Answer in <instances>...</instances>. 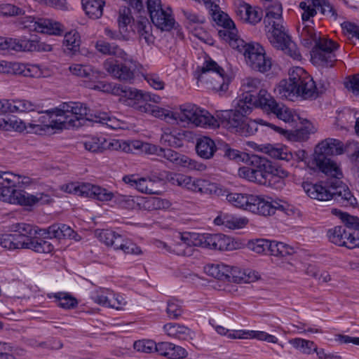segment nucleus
Listing matches in <instances>:
<instances>
[{
  "mask_svg": "<svg viewBox=\"0 0 359 359\" xmlns=\"http://www.w3.org/2000/svg\"><path fill=\"white\" fill-rule=\"evenodd\" d=\"M261 87V80L248 77L243 81L241 88L243 93L238 100L239 105L245 113H251L253 107H259L267 112L274 114L285 122L292 120V115L288 108L278 103L268 92Z\"/></svg>",
  "mask_w": 359,
  "mask_h": 359,
  "instance_id": "f257e3e1",
  "label": "nucleus"
},
{
  "mask_svg": "<svg viewBox=\"0 0 359 359\" xmlns=\"http://www.w3.org/2000/svg\"><path fill=\"white\" fill-rule=\"evenodd\" d=\"M341 175L340 172L337 176H330L331 178L327 182V186L306 182H303L302 187L311 198L321 201L333 199L341 206L354 207L357 204V200L349 188L340 180Z\"/></svg>",
  "mask_w": 359,
  "mask_h": 359,
  "instance_id": "f03ea898",
  "label": "nucleus"
},
{
  "mask_svg": "<svg viewBox=\"0 0 359 359\" xmlns=\"http://www.w3.org/2000/svg\"><path fill=\"white\" fill-rule=\"evenodd\" d=\"M300 36L305 46H310L315 43L311 55L313 64L322 67H332L337 62L335 51L339 48V44L326 38L318 37L315 29L309 23L302 25Z\"/></svg>",
  "mask_w": 359,
  "mask_h": 359,
  "instance_id": "7ed1b4c3",
  "label": "nucleus"
},
{
  "mask_svg": "<svg viewBox=\"0 0 359 359\" xmlns=\"http://www.w3.org/2000/svg\"><path fill=\"white\" fill-rule=\"evenodd\" d=\"M250 113H245L237 102V107L235 109L225 110L217 114L221 123L232 133H238L241 136H250L257 130V123L264 125L273 129L277 133H285L281 127L268 123L262 119L252 121L247 115Z\"/></svg>",
  "mask_w": 359,
  "mask_h": 359,
  "instance_id": "20e7f679",
  "label": "nucleus"
},
{
  "mask_svg": "<svg viewBox=\"0 0 359 359\" xmlns=\"http://www.w3.org/2000/svg\"><path fill=\"white\" fill-rule=\"evenodd\" d=\"M56 116L60 117V124L63 125V127H66L67 124L72 127H79L83 125L81 121H90L115 128L109 123L112 120L107 114H93L86 104L81 102H65L60 105V109H56Z\"/></svg>",
  "mask_w": 359,
  "mask_h": 359,
  "instance_id": "39448f33",
  "label": "nucleus"
},
{
  "mask_svg": "<svg viewBox=\"0 0 359 359\" xmlns=\"http://www.w3.org/2000/svg\"><path fill=\"white\" fill-rule=\"evenodd\" d=\"M278 88L280 93L285 97L296 95L304 100L316 99L323 90L318 89L313 78L299 67L290 71L289 79L282 80Z\"/></svg>",
  "mask_w": 359,
  "mask_h": 359,
  "instance_id": "423d86ee",
  "label": "nucleus"
},
{
  "mask_svg": "<svg viewBox=\"0 0 359 359\" xmlns=\"http://www.w3.org/2000/svg\"><path fill=\"white\" fill-rule=\"evenodd\" d=\"M343 151V143L340 140L327 138L319 143L315 149V164L326 175L337 176L340 174V170L329 156L341 154Z\"/></svg>",
  "mask_w": 359,
  "mask_h": 359,
  "instance_id": "0eeeda50",
  "label": "nucleus"
},
{
  "mask_svg": "<svg viewBox=\"0 0 359 359\" xmlns=\"http://www.w3.org/2000/svg\"><path fill=\"white\" fill-rule=\"evenodd\" d=\"M271 161L258 155H251L248 158V166L241 168L238 174L241 177L259 184H270Z\"/></svg>",
  "mask_w": 359,
  "mask_h": 359,
  "instance_id": "6e6552de",
  "label": "nucleus"
},
{
  "mask_svg": "<svg viewBox=\"0 0 359 359\" xmlns=\"http://www.w3.org/2000/svg\"><path fill=\"white\" fill-rule=\"evenodd\" d=\"M193 123L201 127L219 126L217 121L210 114L199 109L195 104H186L175 111V123Z\"/></svg>",
  "mask_w": 359,
  "mask_h": 359,
  "instance_id": "1a4fd4ad",
  "label": "nucleus"
},
{
  "mask_svg": "<svg viewBox=\"0 0 359 359\" xmlns=\"http://www.w3.org/2000/svg\"><path fill=\"white\" fill-rule=\"evenodd\" d=\"M199 81H210V88L216 92L225 93L229 88L230 80L225 74L224 69L212 59L206 60L197 77Z\"/></svg>",
  "mask_w": 359,
  "mask_h": 359,
  "instance_id": "9d476101",
  "label": "nucleus"
},
{
  "mask_svg": "<svg viewBox=\"0 0 359 359\" xmlns=\"http://www.w3.org/2000/svg\"><path fill=\"white\" fill-rule=\"evenodd\" d=\"M266 36L270 43L274 48L283 50L294 60L301 59L302 56L297 45L292 41L290 36L282 23L273 22L272 30L269 29Z\"/></svg>",
  "mask_w": 359,
  "mask_h": 359,
  "instance_id": "9b49d317",
  "label": "nucleus"
},
{
  "mask_svg": "<svg viewBox=\"0 0 359 359\" xmlns=\"http://www.w3.org/2000/svg\"><path fill=\"white\" fill-rule=\"evenodd\" d=\"M48 195L41 193L34 196L23 190H17L15 189V184H0V200L10 203L32 206L40 202L48 203Z\"/></svg>",
  "mask_w": 359,
  "mask_h": 359,
  "instance_id": "f8f14e48",
  "label": "nucleus"
},
{
  "mask_svg": "<svg viewBox=\"0 0 359 359\" xmlns=\"http://www.w3.org/2000/svg\"><path fill=\"white\" fill-rule=\"evenodd\" d=\"M240 53H242L249 67L257 72L265 73L271 68V59L265 54L264 48L257 44L246 43Z\"/></svg>",
  "mask_w": 359,
  "mask_h": 359,
  "instance_id": "ddd939ff",
  "label": "nucleus"
},
{
  "mask_svg": "<svg viewBox=\"0 0 359 359\" xmlns=\"http://www.w3.org/2000/svg\"><path fill=\"white\" fill-rule=\"evenodd\" d=\"M147 11L153 24L161 31L169 32L175 28V20L170 8L165 11L162 8L161 0H149Z\"/></svg>",
  "mask_w": 359,
  "mask_h": 359,
  "instance_id": "4468645a",
  "label": "nucleus"
},
{
  "mask_svg": "<svg viewBox=\"0 0 359 359\" xmlns=\"http://www.w3.org/2000/svg\"><path fill=\"white\" fill-rule=\"evenodd\" d=\"M66 191L78 196L93 198L100 201H109L113 198V192L89 183H72L67 186Z\"/></svg>",
  "mask_w": 359,
  "mask_h": 359,
  "instance_id": "2eb2a0df",
  "label": "nucleus"
},
{
  "mask_svg": "<svg viewBox=\"0 0 359 359\" xmlns=\"http://www.w3.org/2000/svg\"><path fill=\"white\" fill-rule=\"evenodd\" d=\"M193 245L212 250H226L230 248V238L222 233H201L191 236Z\"/></svg>",
  "mask_w": 359,
  "mask_h": 359,
  "instance_id": "dca6fc26",
  "label": "nucleus"
},
{
  "mask_svg": "<svg viewBox=\"0 0 359 359\" xmlns=\"http://www.w3.org/2000/svg\"><path fill=\"white\" fill-rule=\"evenodd\" d=\"M331 243L348 249L359 248V232L348 231L344 226H337L327 231Z\"/></svg>",
  "mask_w": 359,
  "mask_h": 359,
  "instance_id": "f3484780",
  "label": "nucleus"
},
{
  "mask_svg": "<svg viewBox=\"0 0 359 359\" xmlns=\"http://www.w3.org/2000/svg\"><path fill=\"white\" fill-rule=\"evenodd\" d=\"M41 115L37 120H33L32 123H29V127L33 130H35L36 133L43 134L46 133L50 128L51 129H59L62 128L63 125L60 124L59 118H53V116L57 114L55 109L51 110H43V112L38 113Z\"/></svg>",
  "mask_w": 359,
  "mask_h": 359,
  "instance_id": "a211bd4d",
  "label": "nucleus"
},
{
  "mask_svg": "<svg viewBox=\"0 0 359 359\" xmlns=\"http://www.w3.org/2000/svg\"><path fill=\"white\" fill-rule=\"evenodd\" d=\"M226 200L235 207L248 210L257 214L259 209V195L229 193L226 195Z\"/></svg>",
  "mask_w": 359,
  "mask_h": 359,
  "instance_id": "6ab92c4d",
  "label": "nucleus"
},
{
  "mask_svg": "<svg viewBox=\"0 0 359 359\" xmlns=\"http://www.w3.org/2000/svg\"><path fill=\"white\" fill-rule=\"evenodd\" d=\"M40 41L36 39L12 38L0 36V51L13 50L16 51H34L40 48Z\"/></svg>",
  "mask_w": 359,
  "mask_h": 359,
  "instance_id": "aec40b11",
  "label": "nucleus"
},
{
  "mask_svg": "<svg viewBox=\"0 0 359 359\" xmlns=\"http://www.w3.org/2000/svg\"><path fill=\"white\" fill-rule=\"evenodd\" d=\"M263 151L269 154L272 158L285 160L286 161H290L291 160L303 161L305 160L306 155V151L303 149H299L292 152L285 146L277 147L271 144L265 146L263 149Z\"/></svg>",
  "mask_w": 359,
  "mask_h": 359,
  "instance_id": "412c9836",
  "label": "nucleus"
},
{
  "mask_svg": "<svg viewBox=\"0 0 359 359\" xmlns=\"http://www.w3.org/2000/svg\"><path fill=\"white\" fill-rule=\"evenodd\" d=\"M173 185L184 187L194 192L204 193L207 182L201 179H193L182 174H173L169 179Z\"/></svg>",
  "mask_w": 359,
  "mask_h": 359,
  "instance_id": "4be33fe9",
  "label": "nucleus"
},
{
  "mask_svg": "<svg viewBox=\"0 0 359 359\" xmlns=\"http://www.w3.org/2000/svg\"><path fill=\"white\" fill-rule=\"evenodd\" d=\"M104 69L114 78L123 81H130L134 78V69L126 64H116L111 59L106 60L103 63Z\"/></svg>",
  "mask_w": 359,
  "mask_h": 359,
  "instance_id": "5701e85b",
  "label": "nucleus"
},
{
  "mask_svg": "<svg viewBox=\"0 0 359 359\" xmlns=\"http://www.w3.org/2000/svg\"><path fill=\"white\" fill-rule=\"evenodd\" d=\"M30 22L33 23L32 27L34 30L37 32L53 34V35H60L62 32V25L57 22H53L49 19H39L35 20L34 18L29 17Z\"/></svg>",
  "mask_w": 359,
  "mask_h": 359,
  "instance_id": "b1692460",
  "label": "nucleus"
},
{
  "mask_svg": "<svg viewBox=\"0 0 359 359\" xmlns=\"http://www.w3.org/2000/svg\"><path fill=\"white\" fill-rule=\"evenodd\" d=\"M197 154L202 158L208 160L218 152V145L209 137L203 136L197 139L196 144Z\"/></svg>",
  "mask_w": 359,
  "mask_h": 359,
  "instance_id": "393cba45",
  "label": "nucleus"
},
{
  "mask_svg": "<svg viewBox=\"0 0 359 359\" xmlns=\"http://www.w3.org/2000/svg\"><path fill=\"white\" fill-rule=\"evenodd\" d=\"M157 353L170 359L184 358L187 355L184 348L170 342L157 343Z\"/></svg>",
  "mask_w": 359,
  "mask_h": 359,
  "instance_id": "a878e982",
  "label": "nucleus"
},
{
  "mask_svg": "<svg viewBox=\"0 0 359 359\" xmlns=\"http://www.w3.org/2000/svg\"><path fill=\"white\" fill-rule=\"evenodd\" d=\"M95 49L101 54L112 55L121 58L125 61L127 60V53L116 43H110L104 40H99L95 43Z\"/></svg>",
  "mask_w": 359,
  "mask_h": 359,
  "instance_id": "bb28decb",
  "label": "nucleus"
},
{
  "mask_svg": "<svg viewBox=\"0 0 359 359\" xmlns=\"http://www.w3.org/2000/svg\"><path fill=\"white\" fill-rule=\"evenodd\" d=\"M138 110L141 112L151 114L155 117L163 119L170 123H175V111H171L149 103L139 105Z\"/></svg>",
  "mask_w": 359,
  "mask_h": 359,
  "instance_id": "cd10ccee",
  "label": "nucleus"
},
{
  "mask_svg": "<svg viewBox=\"0 0 359 359\" xmlns=\"http://www.w3.org/2000/svg\"><path fill=\"white\" fill-rule=\"evenodd\" d=\"M64 52L70 56L75 55L80 50L81 36L76 30H72L65 35L63 40Z\"/></svg>",
  "mask_w": 359,
  "mask_h": 359,
  "instance_id": "c85d7f7f",
  "label": "nucleus"
},
{
  "mask_svg": "<svg viewBox=\"0 0 359 359\" xmlns=\"http://www.w3.org/2000/svg\"><path fill=\"white\" fill-rule=\"evenodd\" d=\"M218 35L222 39L228 42L231 47L239 52L241 50V48L246 44L243 39L238 36L235 26L231 28L223 27L218 31Z\"/></svg>",
  "mask_w": 359,
  "mask_h": 359,
  "instance_id": "c756f323",
  "label": "nucleus"
},
{
  "mask_svg": "<svg viewBox=\"0 0 359 359\" xmlns=\"http://www.w3.org/2000/svg\"><path fill=\"white\" fill-rule=\"evenodd\" d=\"M44 231H46L48 237L50 238H74L76 234L69 226L65 224H54Z\"/></svg>",
  "mask_w": 359,
  "mask_h": 359,
  "instance_id": "7c9ffc66",
  "label": "nucleus"
},
{
  "mask_svg": "<svg viewBox=\"0 0 359 359\" xmlns=\"http://www.w3.org/2000/svg\"><path fill=\"white\" fill-rule=\"evenodd\" d=\"M165 332L170 337L182 340L191 338V331L187 327L177 323H169L163 326Z\"/></svg>",
  "mask_w": 359,
  "mask_h": 359,
  "instance_id": "2f4dec72",
  "label": "nucleus"
},
{
  "mask_svg": "<svg viewBox=\"0 0 359 359\" xmlns=\"http://www.w3.org/2000/svg\"><path fill=\"white\" fill-rule=\"evenodd\" d=\"M114 203L121 208L127 210H140L142 203L140 198H135L128 195L113 193Z\"/></svg>",
  "mask_w": 359,
  "mask_h": 359,
  "instance_id": "473e14b6",
  "label": "nucleus"
},
{
  "mask_svg": "<svg viewBox=\"0 0 359 359\" xmlns=\"http://www.w3.org/2000/svg\"><path fill=\"white\" fill-rule=\"evenodd\" d=\"M82 6L86 14L92 19H99L103 14L104 0H82Z\"/></svg>",
  "mask_w": 359,
  "mask_h": 359,
  "instance_id": "72a5a7b5",
  "label": "nucleus"
},
{
  "mask_svg": "<svg viewBox=\"0 0 359 359\" xmlns=\"http://www.w3.org/2000/svg\"><path fill=\"white\" fill-rule=\"evenodd\" d=\"M294 252V249L287 244L268 240L267 254L273 256L285 257L293 255Z\"/></svg>",
  "mask_w": 359,
  "mask_h": 359,
  "instance_id": "f704fd0d",
  "label": "nucleus"
},
{
  "mask_svg": "<svg viewBox=\"0 0 359 359\" xmlns=\"http://www.w3.org/2000/svg\"><path fill=\"white\" fill-rule=\"evenodd\" d=\"M69 72L75 76L93 80L98 78L100 72L94 69L90 65L74 64L69 67Z\"/></svg>",
  "mask_w": 359,
  "mask_h": 359,
  "instance_id": "c9c22d12",
  "label": "nucleus"
},
{
  "mask_svg": "<svg viewBox=\"0 0 359 359\" xmlns=\"http://www.w3.org/2000/svg\"><path fill=\"white\" fill-rule=\"evenodd\" d=\"M140 201L142 203L140 210L143 209L148 211L166 210L171 205L168 200L158 197H150L146 200L140 198Z\"/></svg>",
  "mask_w": 359,
  "mask_h": 359,
  "instance_id": "e433bc0d",
  "label": "nucleus"
},
{
  "mask_svg": "<svg viewBox=\"0 0 359 359\" xmlns=\"http://www.w3.org/2000/svg\"><path fill=\"white\" fill-rule=\"evenodd\" d=\"M258 202L259 209L257 214L264 217L274 215L276 210H285V209L283 205L277 201H268L262 196H259Z\"/></svg>",
  "mask_w": 359,
  "mask_h": 359,
  "instance_id": "4c0bfd02",
  "label": "nucleus"
},
{
  "mask_svg": "<svg viewBox=\"0 0 359 359\" xmlns=\"http://www.w3.org/2000/svg\"><path fill=\"white\" fill-rule=\"evenodd\" d=\"M135 29L140 36V39H144L147 44L154 41L152 34V26L146 17H141L137 22Z\"/></svg>",
  "mask_w": 359,
  "mask_h": 359,
  "instance_id": "58836bf2",
  "label": "nucleus"
},
{
  "mask_svg": "<svg viewBox=\"0 0 359 359\" xmlns=\"http://www.w3.org/2000/svg\"><path fill=\"white\" fill-rule=\"evenodd\" d=\"M331 212L341 219L345 224L344 226L346 229H348V231H359V218L358 217L350 215L336 208L332 209Z\"/></svg>",
  "mask_w": 359,
  "mask_h": 359,
  "instance_id": "ea45409f",
  "label": "nucleus"
},
{
  "mask_svg": "<svg viewBox=\"0 0 359 359\" xmlns=\"http://www.w3.org/2000/svg\"><path fill=\"white\" fill-rule=\"evenodd\" d=\"M218 155L223 156L229 160H233L236 161H243V156H245V153L241 152L240 151L233 149L229 144L225 142H218Z\"/></svg>",
  "mask_w": 359,
  "mask_h": 359,
  "instance_id": "a19ab883",
  "label": "nucleus"
},
{
  "mask_svg": "<svg viewBox=\"0 0 359 359\" xmlns=\"http://www.w3.org/2000/svg\"><path fill=\"white\" fill-rule=\"evenodd\" d=\"M208 10L213 20L216 22L218 25L222 26L225 28L234 27V22L226 13L221 11L219 5L218 8H215V9L212 7Z\"/></svg>",
  "mask_w": 359,
  "mask_h": 359,
  "instance_id": "79ce46f5",
  "label": "nucleus"
},
{
  "mask_svg": "<svg viewBox=\"0 0 359 359\" xmlns=\"http://www.w3.org/2000/svg\"><path fill=\"white\" fill-rule=\"evenodd\" d=\"M115 250H121L126 254L141 255L142 251L140 248L130 240H126L121 236L118 238Z\"/></svg>",
  "mask_w": 359,
  "mask_h": 359,
  "instance_id": "37998d69",
  "label": "nucleus"
},
{
  "mask_svg": "<svg viewBox=\"0 0 359 359\" xmlns=\"http://www.w3.org/2000/svg\"><path fill=\"white\" fill-rule=\"evenodd\" d=\"M95 235L101 242L104 243L107 246L112 247L114 250L118 238L121 236V235L115 231L104 229L97 230Z\"/></svg>",
  "mask_w": 359,
  "mask_h": 359,
  "instance_id": "c03bdc74",
  "label": "nucleus"
},
{
  "mask_svg": "<svg viewBox=\"0 0 359 359\" xmlns=\"http://www.w3.org/2000/svg\"><path fill=\"white\" fill-rule=\"evenodd\" d=\"M57 301V306L65 309H72L77 306L78 301L69 293L57 292L54 294Z\"/></svg>",
  "mask_w": 359,
  "mask_h": 359,
  "instance_id": "a18cd8bd",
  "label": "nucleus"
},
{
  "mask_svg": "<svg viewBox=\"0 0 359 359\" xmlns=\"http://www.w3.org/2000/svg\"><path fill=\"white\" fill-rule=\"evenodd\" d=\"M15 112H43V107L38 103L27 100H15Z\"/></svg>",
  "mask_w": 359,
  "mask_h": 359,
  "instance_id": "49530a36",
  "label": "nucleus"
},
{
  "mask_svg": "<svg viewBox=\"0 0 359 359\" xmlns=\"http://www.w3.org/2000/svg\"><path fill=\"white\" fill-rule=\"evenodd\" d=\"M180 133L176 131L164 133L161 137V142L166 146L180 148L183 146V139L180 137Z\"/></svg>",
  "mask_w": 359,
  "mask_h": 359,
  "instance_id": "de8ad7c7",
  "label": "nucleus"
},
{
  "mask_svg": "<svg viewBox=\"0 0 359 359\" xmlns=\"http://www.w3.org/2000/svg\"><path fill=\"white\" fill-rule=\"evenodd\" d=\"M106 140L104 137H91L87 140L84 143V147L86 150L98 153L102 152L106 148Z\"/></svg>",
  "mask_w": 359,
  "mask_h": 359,
  "instance_id": "09e8293b",
  "label": "nucleus"
},
{
  "mask_svg": "<svg viewBox=\"0 0 359 359\" xmlns=\"http://www.w3.org/2000/svg\"><path fill=\"white\" fill-rule=\"evenodd\" d=\"M290 343L304 354H311L313 351H316V345L312 341L296 338L291 339Z\"/></svg>",
  "mask_w": 359,
  "mask_h": 359,
  "instance_id": "8fccbe9b",
  "label": "nucleus"
},
{
  "mask_svg": "<svg viewBox=\"0 0 359 359\" xmlns=\"http://www.w3.org/2000/svg\"><path fill=\"white\" fill-rule=\"evenodd\" d=\"M19 69L12 71L11 74H22L25 76L30 77H41L42 76V72L39 66L37 65H20L19 63Z\"/></svg>",
  "mask_w": 359,
  "mask_h": 359,
  "instance_id": "3c124183",
  "label": "nucleus"
},
{
  "mask_svg": "<svg viewBox=\"0 0 359 359\" xmlns=\"http://www.w3.org/2000/svg\"><path fill=\"white\" fill-rule=\"evenodd\" d=\"M109 294H111L110 290L105 288H100V290L95 291L92 294L93 300L104 306L109 307V306H116L115 304H110L111 299L109 297Z\"/></svg>",
  "mask_w": 359,
  "mask_h": 359,
  "instance_id": "603ef678",
  "label": "nucleus"
},
{
  "mask_svg": "<svg viewBox=\"0 0 359 359\" xmlns=\"http://www.w3.org/2000/svg\"><path fill=\"white\" fill-rule=\"evenodd\" d=\"M13 231L17 232L21 236H26L27 238L36 239L37 233L36 230L30 224L25 223H18L12 226Z\"/></svg>",
  "mask_w": 359,
  "mask_h": 359,
  "instance_id": "864d4df0",
  "label": "nucleus"
},
{
  "mask_svg": "<svg viewBox=\"0 0 359 359\" xmlns=\"http://www.w3.org/2000/svg\"><path fill=\"white\" fill-rule=\"evenodd\" d=\"M121 90V96L127 97L130 100L137 101L136 108L138 109V106L142 104L143 91L128 88L126 86L122 87ZM135 104H136L135 102Z\"/></svg>",
  "mask_w": 359,
  "mask_h": 359,
  "instance_id": "5fc2aeb1",
  "label": "nucleus"
},
{
  "mask_svg": "<svg viewBox=\"0 0 359 359\" xmlns=\"http://www.w3.org/2000/svg\"><path fill=\"white\" fill-rule=\"evenodd\" d=\"M134 348L139 352L152 353L157 352V344L152 340H138L134 343Z\"/></svg>",
  "mask_w": 359,
  "mask_h": 359,
  "instance_id": "6e6d98bb",
  "label": "nucleus"
},
{
  "mask_svg": "<svg viewBox=\"0 0 359 359\" xmlns=\"http://www.w3.org/2000/svg\"><path fill=\"white\" fill-rule=\"evenodd\" d=\"M267 239L259 238L249 241L247 247L257 254H267Z\"/></svg>",
  "mask_w": 359,
  "mask_h": 359,
  "instance_id": "4d7b16f0",
  "label": "nucleus"
},
{
  "mask_svg": "<svg viewBox=\"0 0 359 359\" xmlns=\"http://www.w3.org/2000/svg\"><path fill=\"white\" fill-rule=\"evenodd\" d=\"M230 282L241 283H250L253 281V278L250 274H246L245 271H241L239 268L233 266L232 273H231Z\"/></svg>",
  "mask_w": 359,
  "mask_h": 359,
  "instance_id": "13d9d810",
  "label": "nucleus"
},
{
  "mask_svg": "<svg viewBox=\"0 0 359 359\" xmlns=\"http://www.w3.org/2000/svg\"><path fill=\"white\" fill-rule=\"evenodd\" d=\"M12 234L14 238L15 249L32 250L34 239L27 238L26 236H21L17 232H14Z\"/></svg>",
  "mask_w": 359,
  "mask_h": 359,
  "instance_id": "bf43d9fd",
  "label": "nucleus"
},
{
  "mask_svg": "<svg viewBox=\"0 0 359 359\" xmlns=\"http://www.w3.org/2000/svg\"><path fill=\"white\" fill-rule=\"evenodd\" d=\"M183 156L171 149L162 148L160 157H163L177 165H180Z\"/></svg>",
  "mask_w": 359,
  "mask_h": 359,
  "instance_id": "052dcab7",
  "label": "nucleus"
},
{
  "mask_svg": "<svg viewBox=\"0 0 359 359\" xmlns=\"http://www.w3.org/2000/svg\"><path fill=\"white\" fill-rule=\"evenodd\" d=\"M54 249L53 245L47 241L34 239L32 250L39 253H50Z\"/></svg>",
  "mask_w": 359,
  "mask_h": 359,
  "instance_id": "680f3d73",
  "label": "nucleus"
},
{
  "mask_svg": "<svg viewBox=\"0 0 359 359\" xmlns=\"http://www.w3.org/2000/svg\"><path fill=\"white\" fill-rule=\"evenodd\" d=\"M130 8L123 7L119 10V16L118 18V28L127 31V26L131 21Z\"/></svg>",
  "mask_w": 359,
  "mask_h": 359,
  "instance_id": "e2e57ef3",
  "label": "nucleus"
},
{
  "mask_svg": "<svg viewBox=\"0 0 359 359\" xmlns=\"http://www.w3.org/2000/svg\"><path fill=\"white\" fill-rule=\"evenodd\" d=\"M180 238L184 242L182 243H179L176 245L173 252L176 253L177 255L181 256H189L191 254L192 248H191V244L189 242L187 243V241H189L187 238H185L183 235L180 236Z\"/></svg>",
  "mask_w": 359,
  "mask_h": 359,
  "instance_id": "0e129e2a",
  "label": "nucleus"
},
{
  "mask_svg": "<svg viewBox=\"0 0 359 359\" xmlns=\"http://www.w3.org/2000/svg\"><path fill=\"white\" fill-rule=\"evenodd\" d=\"M282 5L278 1L273 2L266 11V14H267L268 18H273L278 21H282Z\"/></svg>",
  "mask_w": 359,
  "mask_h": 359,
  "instance_id": "69168bd1",
  "label": "nucleus"
},
{
  "mask_svg": "<svg viewBox=\"0 0 359 359\" xmlns=\"http://www.w3.org/2000/svg\"><path fill=\"white\" fill-rule=\"evenodd\" d=\"M181 166L187 168L190 170L203 171L206 169V166L196 160L191 159L189 157L184 155L181 163Z\"/></svg>",
  "mask_w": 359,
  "mask_h": 359,
  "instance_id": "338daca9",
  "label": "nucleus"
},
{
  "mask_svg": "<svg viewBox=\"0 0 359 359\" xmlns=\"http://www.w3.org/2000/svg\"><path fill=\"white\" fill-rule=\"evenodd\" d=\"M166 312L170 318L177 319L182 316L183 310L175 301L170 300L168 302Z\"/></svg>",
  "mask_w": 359,
  "mask_h": 359,
  "instance_id": "774afa93",
  "label": "nucleus"
}]
</instances>
